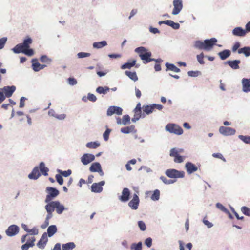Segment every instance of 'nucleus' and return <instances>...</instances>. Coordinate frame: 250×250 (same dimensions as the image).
Returning a JSON list of instances; mask_svg holds the SVG:
<instances>
[{
  "label": "nucleus",
  "instance_id": "nucleus-29",
  "mask_svg": "<svg viewBox=\"0 0 250 250\" xmlns=\"http://www.w3.org/2000/svg\"><path fill=\"white\" fill-rule=\"evenodd\" d=\"M136 62V61L135 60H133L131 61H128L123 64L121 68L122 69H130L131 67L135 66Z\"/></svg>",
  "mask_w": 250,
  "mask_h": 250
},
{
  "label": "nucleus",
  "instance_id": "nucleus-55",
  "mask_svg": "<svg viewBox=\"0 0 250 250\" xmlns=\"http://www.w3.org/2000/svg\"><path fill=\"white\" fill-rule=\"evenodd\" d=\"M7 40V38L6 37H3L0 39V50L3 48Z\"/></svg>",
  "mask_w": 250,
  "mask_h": 250
},
{
  "label": "nucleus",
  "instance_id": "nucleus-59",
  "mask_svg": "<svg viewBox=\"0 0 250 250\" xmlns=\"http://www.w3.org/2000/svg\"><path fill=\"white\" fill-rule=\"evenodd\" d=\"M178 155V150H177V148H173L170 149V153H169L170 156L175 157Z\"/></svg>",
  "mask_w": 250,
  "mask_h": 250
},
{
  "label": "nucleus",
  "instance_id": "nucleus-45",
  "mask_svg": "<svg viewBox=\"0 0 250 250\" xmlns=\"http://www.w3.org/2000/svg\"><path fill=\"white\" fill-rule=\"evenodd\" d=\"M122 125H127L130 123V118L128 115H125L123 116L122 119Z\"/></svg>",
  "mask_w": 250,
  "mask_h": 250
},
{
  "label": "nucleus",
  "instance_id": "nucleus-2",
  "mask_svg": "<svg viewBox=\"0 0 250 250\" xmlns=\"http://www.w3.org/2000/svg\"><path fill=\"white\" fill-rule=\"evenodd\" d=\"M135 52L139 54L141 59L143 61L144 64H147L153 61V58H151L152 53L145 47H138L135 49Z\"/></svg>",
  "mask_w": 250,
  "mask_h": 250
},
{
  "label": "nucleus",
  "instance_id": "nucleus-33",
  "mask_svg": "<svg viewBox=\"0 0 250 250\" xmlns=\"http://www.w3.org/2000/svg\"><path fill=\"white\" fill-rule=\"evenodd\" d=\"M125 74L126 76H127L131 80H133L134 82H136L138 80V78L137 76L136 72H131L129 71H125Z\"/></svg>",
  "mask_w": 250,
  "mask_h": 250
},
{
  "label": "nucleus",
  "instance_id": "nucleus-42",
  "mask_svg": "<svg viewBox=\"0 0 250 250\" xmlns=\"http://www.w3.org/2000/svg\"><path fill=\"white\" fill-rule=\"evenodd\" d=\"M204 58H205V56L203 52L196 56L198 62L201 65H204L205 64V62L204 61Z\"/></svg>",
  "mask_w": 250,
  "mask_h": 250
},
{
  "label": "nucleus",
  "instance_id": "nucleus-44",
  "mask_svg": "<svg viewBox=\"0 0 250 250\" xmlns=\"http://www.w3.org/2000/svg\"><path fill=\"white\" fill-rule=\"evenodd\" d=\"M238 138L242 140L244 143L248 144H250V136H244L239 135Z\"/></svg>",
  "mask_w": 250,
  "mask_h": 250
},
{
  "label": "nucleus",
  "instance_id": "nucleus-41",
  "mask_svg": "<svg viewBox=\"0 0 250 250\" xmlns=\"http://www.w3.org/2000/svg\"><path fill=\"white\" fill-rule=\"evenodd\" d=\"M35 61H37V59H33L32 60V68L35 72H38L40 70L41 64L39 62H34Z\"/></svg>",
  "mask_w": 250,
  "mask_h": 250
},
{
  "label": "nucleus",
  "instance_id": "nucleus-17",
  "mask_svg": "<svg viewBox=\"0 0 250 250\" xmlns=\"http://www.w3.org/2000/svg\"><path fill=\"white\" fill-rule=\"evenodd\" d=\"M242 91L245 93L250 92V78H243L241 80Z\"/></svg>",
  "mask_w": 250,
  "mask_h": 250
},
{
  "label": "nucleus",
  "instance_id": "nucleus-52",
  "mask_svg": "<svg viewBox=\"0 0 250 250\" xmlns=\"http://www.w3.org/2000/svg\"><path fill=\"white\" fill-rule=\"evenodd\" d=\"M87 98L89 101L92 102H96L97 99L95 95L90 93H88Z\"/></svg>",
  "mask_w": 250,
  "mask_h": 250
},
{
  "label": "nucleus",
  "instance_id": "nucleus-26",
  "mask_svg": "<svg viewBox=\"0 0 250 250\" xmlns=\"http://www.w3.org/2000/svg\"><path fill=\"white\" fill-rule=\"evenodd\" d=\"M165 66L166 67V71H167L168 70L174 71L176 73H179L180 72V70L179 68L177 67L174 64L172 63H169L168 62H166L165 64Z\"/></svg>",
  "mask_w": 250,
  "mask_h": 250
},
{
  "label": "nucleus",
  "instance_id": "nucleus-60",
  "mask_svg": "<svg viewBox=\"0 0 250 250\" xmlns=\"http://www.w3.org/2000/svg\"><path fill=\"white\" fill-rule=\"evenodd\" d=\"M68 82L69 85L72 86L75 85L77 83V80L75 78L71 77L68 79Z\"/></svg>",
  "mask_w": 250,
  "mask_h": 250
},
{
  "label": "nucleus",
  "instance_id": "nucleus-35",
  "mask_svg": "<svg viewBox=\"0 0 250 250\" xmlns=\"http://www.w3.org/2000/svg\"><path fill=\"white\" fill-rule=\"evenodd\" d=\"M160 191L159 189H155L153 192L152 195L150 197L151 200L154 201H158L160 199Z\"/></svg>",
  "mask_w": 250,
  "mask_h": 250
},
{
  "label": "nucleus",
  "instance_id": "nucleus-23",
  "mask_svg": "<svg viewBox=\"0 0 250 250\" xmlns=\"http://www.w3.org/2000/svg\"><path fill=\"white\" fill-rule=\"evenodd\" d=\"M57 231V226L55 225H52L49 226L47 229V236L51 237L53 236Z\"/></svg>",
  "mask_w": 250,
  "mask_h": 250
},
{
  "label": "nucleus",
  "instance_id": "nucleus-50",
  "mask_svg": "<svg viewBox=\"0 0 250 250\" xmlns=\"http://www.w3.org/2000/svg\"><path fill=\"white\" fill-rule=\"evenodd\" d=\"M90 55H91V54L89 53L83 52H79V53H77V54L78 58H80V59L88 57Z\"/></svg>",
  "mask_w": 250,
  "mask_h": 250
},
{
  "label": "nucleus",
  "instance_id": "nucleus-36",
  "mask_svg": "<svg viewBox=\"0 0 250 250\" xmlns=\"http://www.w3.org/2000/svg\"><path fill=\"white\" fill-rule=\"evenodd\" d=\"M107 45V42L105 41H103L99 42H94L93 43V47L94 48H101Z\"/></svg>",
  "mask_w": 250,
  "mask_h": 250
},
{
  "label": "nucleus",
  "instance_id": "nucleus-64",
  "mask_svg": "<svg viewBox=\"0 0 250 250\" xmlns=\"http://www.w3.org/2000/svg\"><path fill=\"white\" fill-rule=\"evenodd\" d=\"M26 98L24 97H21L20 99V105L19 107L20 108H22L24 106L25 104L24 102L26 100Z\"/></svg>",
  "mask_w": 250,
  "mask_h": 250
},
{
  "label": "nucleus",
  "instance_id": "nucleus-62",
  "mask_svg": "<svg viewBox=\"0 0 250 250\" xmlns=\"http://www.w3.org/2000/svg\"><path fill=\"white\" fill-rule=\"evenodd\" d=\"M152 239L150 237L146 238L145 241V245L148 248L152 246Z\"/></svg>",
  "mask_w": 250,
  "mask_h": 250
},
{
  "label": "nucleus",
  "instance_id": "nucleus-54",
  "mask_svg": "<svg viewBox=\"0 0 250 250\" xmlns=\"http://www.w3.org/2000/svg\"><path fill=\"white\" fill-rule=\"evenodd\" d=\"M216 207L224 212H226L227 211V209L221 203H217L216 204Z\"/></svg>",
  "mask_w": 250,
  "mask_h": 250
},
{
  "label": "nucleus",
  "instance_id": "nucleus-25",
  "mask_svg": "<svg viewBox=\"0 0 250 250\" xmlns=\"http://www.w3.org/2000/svg\"><path fill=\"white\" fill-rule=\"evenodd\" d=\"M231 55V51L228 49L224 50L218 53V55L222 60L229 58Z\"/></svg>",
  "mask_w": 250,
  "mask_h": 250
},
{
  "label": "nucleus",
  "instance_id": "nucleus-27",
  "mask_svg": "<svg viewBox=\"0 0 250 250\" xmlns=\"http://www.w3.org/2000/svg\"><path fill=\"white\" fill-rule=\"evenodd\" d=\"M39 167V170H40L41 172L44 176L48 175V172L49 171V169L47 167H45V164L44 162H42L40 163Z\"/></svg>",
  "mask_w": 250,
  "mask_h": 250
},
{
  "label": "nucleus",
  "instance_id": "nucleus-56",
  "mask_svg": "<svg viewBox=\"0 0 250 250\" xmlns=\"http://www.w3.org/2000/svg\"><path fill=\"white\" fill-rule=\"evenodd\" d=\"M55 177L56 181L60 185L63 184V179L62 175L60 174H56Z\"/></svg>",
  "mask_w": 250,
  "mask_h": 250
},
{
  "label": "nucleus",
  "instance_id": "nucleus-16",
  "mask_svg": "<svg viewBox=\"0 0 250 250\" xmlns=\"http://www.w3.org/2000/svg\"><path fill=\"white\" fill-rule=\"evenodd\" d=\"M130 192L128 188H124L122 192V195L119 197V200L122 202H126L129 199Z\"/></svg>",
  "mask_w": 250,
  "mask_h": 250
},
{
  "label": "nucleus",
  "instance_id": "nucleus-22",
  "mask_svg": "<svg viewBox=\"0 0 250 250\" xmlns=\"http://www.w3.org/2000/svg\"><path fill=\"white\" fill-rule=\"evenodd\" d=\"M55 208L58 214H62L64 210L67 209L59 201H55Z\"/></svg>",
  "mask_w": 250,
  "mask_h": 250
},
{
  "label": "nucleus",
  "instance_id": "nucleus-24",
  "mask_svg": "<svg viewBox=\"0 0 250 250\" xmlns=\"http://www.w3.org/2000/svg\"><path fill=\"white\" fill-rule=\"evenodd\" d=\"M47 204L45 206V209L47 213H53L55 210V201H50L49 202H45Z\"/></svg>",
  "mask_w": 250,
  "mask_h": 250
},
{
  "label": "nucleus",
  "instance_id": "nucleus-7",
  "mask_svg": "<svg viewBox=\"0 0 250 250\" xmlns=\"http://www.w3.org/2000/svg\"><path fill=\"white\" fill-rule=\"evenodd\" d=\"M173 5L174 8L171 13L172 15H177L179 14L183 8L182 0H174Z\"/></svg>",
  "mask_w": 250,
  "mask_h": 250
},
{
  "label": "nucleus",
  "instance_id": "nucleus-21",
  "mask_svg": "<svg viewBox=\"0 0 250 250\" xmlns=\"http://www.w3.org/2000/svg\"><path fill=\"white\" fill-rule=\"evenodd\" d=\"M241 61L239 60H234L232 61H227L225 62L226 64H228L232 69L237 70L239 69V64Z\"/></svg>",
  "mask_w": 250,
  "mask_h": 250
},
{
  "label": "nucleus",
  "instance_id": "nucleus-39",
  "mask_svg": "<svg viewBox=\"0 0 250 250\" xmlns=\"http://www.w3.org/2000/svg\"><path fill=\"white\" fill-rule=\"evenodd\" d=\"M131 250H142V243L141 242H139L137 243H133L130 245Z\"/></svg>",
  "mask_w": 250,
  "mask_h": 250
},
{
  "label": "nucleus",
  "instance_id": "nucleus-11",
  "mask_svg": "<svg viewBox=\"0 0 250 250\" xmlns=\"http://www.w3.org/2000/svg\"><path fill=\"white\" fill-rule=\"evenodd\" d=\"M19 232V227L16 225H10L5 231L6 235L9 237L16 235Z\"/></svg>",
  "mask_w": 250,
  "mask_h": 250
},
{
  "label": "nucleus",
  "instance_id": "nucleus-58",
  "mask_svg": "<svg viewBox=\"0 0 250 250\" xmlns=\"http://www.w3.org/2000/svg\"><path fill=\"white\" fill-rule=\"evenodd\" d=\"M59 172L64 177H68L71 174V170H68L66 171H61L59 170Z\"/></svg>",
  "mask_w": 250,
  "mask_h": 250
},
{
  "label": "nucleus",
  "instance_id": "nucleus-18",
  "mask_svg": "<svg viewBox=\"0 0 250 250\" xmlns=\"http://www.w3.org/2000/svg\"><path fill=\"white\" fill-rule=\"evenodd\" d=\"M185 167L187 172L189 174L193 173L198 170L197 167L190 162L186 163Z\"/></svg>",
  "mask_w": 250,
  "mask_h": 250
},
{
  "label": "nucleus",
  "instance_id": "nucleus-5",
  "mask_svg": "<svg viewBox=\"0 0 250 250\" xmlns=\"http://www.w3.org/2000/svg\"><path fill=\"white\" fill-rule=\"evenodd\" d=\"M165 174L170 178H182L185 176L183 171H179L175 169H168L165 171Z\"/></svg>",
  "mask_w": 250,
  "mask_h": 250
},
{
  "label": "nucleus",
  "instance_id": "nucleus-34",
  "mask_svg": "<svg viewBox=\"0 0 250 250\" xmlns=\"http://www.w3.org/2000/svg\"><path fill=\"white\" fill-rule=\"evenodd\" d=\"M143 110L147 115H149L153 112L154 108L151 104L150 105H144L143 106Z\"/></svg>",
  "mask_w": 250,
  "mask_h": 250
},
{
  "label": "nucleus",
  "instance_id": "nucleus-37",
  "mask_svg": "<svg viewBox=\"0 0 250 250\" xmlns=\"http://www.w3.org/2000/svg\"><path fill=\"white\" fill-rule=\"evenodd\" d=\"M134 126L131 125L127 127H123L121 129L120 131L122 133L124 134H128L133 132L134 130Z\"/></svg>",
  "mask_w": 250,
  "mask_h": 250
},
{
  "label": "nucleus",
  "instance_id": "nucleus-30",
  "mask_svg": "<svg viewBox=\"0 0 250 250\" xmlns=\"http://www.w3.org/2000/svg\"><path fill=\"white\" fill-rule=\"evenodd\" d=\"M76 247L74 242H71L62 245V250H72Z\"/></svg>",
  "mask_w": 250,
  "mask_h": 250
},
{
  "label": "nucleus",
  "instance_id": "nucleus-12",
  "mask_svg": "<svg viewBox=\"0 0 250 250\" xmlns=\"http://www.w3.org/2000/svg\"><path fill=\"white\" fill-rule=\"evenodd\" d=\"M217 42V40L215 38L204 40L205 50L210 51Z\"/></svg>",
  "mask_w": 250,
  "mask_h": 250
},
{
  "label": "nucleus",
  "instance_id": "nucleus-10",
  "mask_svg": "<svg viewBox=\"0 0 250 250\" xmlns=\"http://www.w3.org/2000/svg\"><path fill=\"white\" fill-rule=\"evenodd\" d=\"M140 203V199L137 194H134L132 199L129 202L128 206L133 210H137Z\"/></svg>",
  "mask_w": 250,
  "mask_h": 250
},
{
  "label": "nucleus",
  "instance_id": "nucleus-47",
  "mask_svg": "<svg viewBox=\"0 0 250 250\" xmlns=\"http://www.w3.org/2000/svg\"><path fill=\"white\" fill-rule=\"evenodd\" d=\"M160 179L162 180V181L167 185L172 184L176 182L175 180H168L165 177L162 176L160 177Z\"/></svg>",
  "mask_w": 250,
  "mask_h": 250
},
{
  "label": "nucleus",
  "instance_id": "nucleus-13",
  "mask_svg": "<svg viewBox=\"0 0 250 250\" xmlns=\"http://www.w3.org/2000/svg\"><path fill=\"white\" fill-rule=\"evenodd\" d=\"M105 181H102L99 183H94L91 186V191L95 193H100L103 190L102 186L104 185Z\"/></svg>",
  "mask_w": 250,
  "mask_h": 250
},
{
  "label": "nucleus",
  "instance_id": "nucleus-6",
  "mask_svg": "<svg viewBox=\"0 0 250 250\" xmlns=\"http://www.w3.org/2000/svg\"><path fill=\"white\" fill-rule=\"evenodd\" d=\"M123 113V109L121 107L116 106H110L107 110L106 114L108 116H111L113 114L121 115Z\"/></svg>",
  "mask_w": 250,
  "mask_h": 250
},
{
  "label": "nucleus",
  "instance_id": "nucleus-20",
  "mask_svg": "<svg viewBox=\"0 0 250 250\" xmlns=\"http://www.w3.org/2000/svg\"><path fill=\"white\" fill-rule=\"evenodd\" d=\"M232 33L233 35L239 37H244L247 33L245 29H244L241 27L234 28L232 30Z\"/></svg>",
  "mask_w": 250,
  "mask_h": 250
},
{
  "label": "nucleus",
  "instance_id": "nucleus-57",
  "mask_svg": "<svg viewBox=\"0 0 250 250\" xmlns=\"http://www.w3.org/2000/svg\"><path fill=\"white\" fill-rule=\"evenodd\" d=\"M174 161L177 163H181L184 161V158L183 157L178 155L174 157Z\"/></svg>",
  "mask_w": 250,
  "mask_h": 250
},
{
  "label": "nucleus",
  "instance_id": "nucleus-48",
  "mask_svg": "<svg viewBox=\"0 0 250 250\" xmlns=\"http://www.w3.org/2000/svg\"><path fill=\"white\" fill-rule=\"evenodd\" d=\"M134 112H135V115H134V117L132 118V121L133 122L135 123L136 121H138L140 118L144 117V115H142L141 113L138 112L137 111H134Z\"/></svg>",
  "mask_w": 250,
  "mask_h": 250
},
{
  "label": "nucleus",
  "instance_id": "nucleus-28",
  "mask_svg": "<svg viewBox=\"0 0 250 250\" xmlns=\"http://www.w3.org/2000/svg\"><path fill=\"white\" fill-rule=\"evenodd\" d=\"M238 53L239 54H243L246 57H248L250 56V47L245 46L244 47L238 49Z\"/></svg>",
  "mask_w": 250,
  "mask_h": 250
},
{
  "label": "nucleus",
  "instance_id": "nucleus-15",
  "mask_svg": "<svg viewBox=\"0 0 250 250\" xmlns=\"http://www.w3.org/2000/svg\"><path fill=\"white\" fill-rule=\"evenodd\" d=\"M48 240L47 233L46 232H44L42 235L40 240L37 243V246L39 248L42 250L45 248Z\"/></svg>",
  "mask_w": 250,
  "mask_h": 250
},
{
  "label": "nucleus",
  "instance_id": "nucleus-53",
  "mask_svg": "<svg viewBox=\"0 0 250 250\" xmlns=\"http://www.w3.org/2000/svg\"><path fill=\"white\" fill-rule=\"evenodd\" d=\"M138 226L141 231H145L146 229V224L143 221H139Z\"/></svg>",
  "mask_w": 250,
  "mask_h": 250
},
{
  "label": "nucleus",
  "instance_id": "nucleus-43",
  "mask_svg": "<svg viewBox=\"0 0 250 250\" xmlns=\"http://www.w3.org/2000/svg\"><path fill=\"white\" fill-rule=\"evenodd\" d=\"M106 129L103 133V137L105 141H107L109 139V134L112 130L111 129L108 128L107 126H106Z\"/></svg>",
  "mask_w": 250,
  "mask_h": 250
},
{
  "label": "nucleus",
  "instance_id": "nucleus-61",
  "mask_svg": "<svg viewBox=\"0 0 250 250\" xmlns=\"http://www.w3.org/2000/svg\"><path fill=\"white\" fill-rule=\"evenodd\" d=\"M212 156L215 158H219L222 160L224 162H226V159L223 157L222 154L220 153H213Z\"/></svg>",
  "mask_w": 250,
  "mask_h": 250
},
{
  "label": "nucleus",
  "instance_id": "nucleus-63",
  "mask_svg": "<svg viewBox=\"0 0 250 250\" xmlns=\"http://www.w3.org/2000/svg\"><path fill=\"white\" fill-rule=\"evenodd\" d=\"M203 222L208 228H210L213 226L212 223L207 220H206L205 218L203 220Z\"/></svg>",
  "mask_w": 250,
  "mask_h": 250
},
{
  "label": "nucleus",
  "instance_id": "nucleus-32",
  "mask_svg": "<svg viewBox=\"0 0 250 250\" xmlns=\"http://www.w3.org/2000/svg\"><path fill=\"white\" fill-rule=\"evenodd\" d=\"M100 146V144L97 141L88 142L85 145L87 148L91 149H96Z\"/></svg>",
  "mask_w": 250,
  "mask_h": 250
},
{
  "label": "nucleus",
  "instance_id": "nucleus-9",
  "mask_svg": "<svg viewBox=\"0 0 250 250\" xmlns=\"http://www.w3.org/2000/svg\"><path fill=\"white\" fill-rule=\"evenodd\" d=\"M95 157L93 154L85 153L81 157V161L83 165H87L93 161Z\"/></svg>",
  "mask_w": 250,
  "mask_h": 250
},
{
  "label": "nucleus",
  "instance_id": "nucleus-31",
  "mask_svg": "<svg viewBox=\"0 0 250 250\" xmlns=\"http://www.w3.org/2000/svg\"><path fill=\"white\" fill-rule=\"evenodd\" d=\"M110 88L107 86H99L96 89L97 93L104 95L107 94Z\"/></svg>",
  "mask_w": 250,
  "mask_h": 250
},
{
  "label": "nucleus",
  "instance_id": "nucleus-49",
  "mask_svg": "<svg viewBox=\"0 0 250 250\" xmlns=\"http://www.w3.org/2000/svg\"><path fill=\"white\" fill-rule=\"evenodd\" d=\"M188 74L189 77H196L201 75V72L199 71H189L188 72Z\"/></svg>",
  "mask_w": 250,
  "mask_h": 250
},
{
  "label": "nucleus",
  "instance_id": "nucleus-14",
  "mask_svg": "<svg viewBox=\"0 0 250 250\" xmlns=\"http://www.w3.org/2000/svg\"><path fill=\"white\" fill-rule=\"evenodd\" d=\"M0 89L2 90V91L5 95V97H10L12 95L13 93L16 90V87L14 85L6 86Z\"/></svg>",
  "mask_w": 250,
  "mask_h": 250
},
{
  "label": "nucleus",
  "instance_id": "nucleus-1",
  "mask_svg": "<svg viewBox=\"0 0 250 250\" xmlns=\"http://www.w3.org/2000/svg\"><path fill=\"white\" fill-rule=\"evenodd\" d=\"M32 43V39L27 36L23 40L22 43L18 44L12 49V50L16 54L22 53L28 56H32L34 54V51L33 49L30 48V45Z\"/></svg>",
  "mask_w": 250,
  "mask_h": 250
},
{
  "label": "nucleus",
  "instance_id": "nucleus-40",
  "mask_svg": "<svg viewBox=\"0 0 250 250\" xmlns=\"http://www.w3.org/2000/svg\"><path fill=\"white\" fill-rule=\"evenodd\" d=\"M204 41L203 42L198 40L196 41L194 43V47L199 49H204L205 50V45H204Z\"/></svg>",
  "mask_w": 250,
  "mask_h": 250
},
{
  "label": "nucleus",
  "instance_id": "nucleus-8",
  "mask_svg": "<svg viewBox=\"0 0 250 250\" xmlns=\"http://www.w3.org/2000/svg\"><path fill=\"white\" fill-rule=\"evenodd\" d=\"M219 132L224 136H230L234 135L236 130L231 127L221 126L219 127Z\"/></svg>",
  "mask_w": 250,
  "mask_h": 250
},
{
  "label": "nucleus",
  "instance_id": "nucleus-38",
  "mask_svg": "<svg viewBox=\"0 0 250 250\" xmlns=\"http://www.w3.org/2000/svg\"><path fill=\"white\" fill-rule=\"evenodd\" d=\"M98 166H99L100 168L101 167V165L99 162L92 163L89 167V170L92 172H96L99 169V168H98L99 167Z\"/></svg>",
  "mask_w": 250,
  "mask_h": 250
},
{
  "label": "nucleus",
  "instance_id": "nucleus-46",
  "mask_svg": "<svg viewBox=\"0 0 250 250\" xmlns=\"http://www.w3.org/2000/svg\"><path fill=\"white\" fill-rule=\"evenodd\" d=\"M167 25L174 29H178L180 28V24L178 23H175L171 20H168Z\"/></svg>",
  "mask_w": 250,
  "mask_h": 250
},
{
  "label": "nucleus",
  "instance_id": "nucleus-19",
  "mask_svg": "<svg viewBox=\"0 0 250 250\" xmlns=\"http://www.w3.org/2000/svg\"><path fill=\"white\" fill-rule=\"evenodd\" d=\"M41 174L39 170V167L36 166L28 175V177L29 179L31 180H37L41 176Z\"/></svg>",
  "mask_w": 250,
  "mask_h": 250
},
{
  "label": "nucleus",
  "instance_id": "nucleus-3",
  "mask_svg": "<svg viewBox=\"0 0 250 250\" xmlns=\"http://www.w3.org/2000/svg\"><path fill=\"white\" fill-rule=\"evenodd\" d=\"M165 130L170 133L178 135H181L183 133V130L180 126L172 123L168 124L165 127Z\"/></svg>",
  "mask_w": 250,
  "mask_h": 250
},
{
  "label": "nucleus",
  "instance_id": "nucleus-51",
  "mask_svg": "<svg viewBox=\"0 0 250 250\" xmlns=\"http://www.w3.org/2000/svg\"><path fill=\"white\" fill-rule=\"evenodd\" d=\"M241 210L245 215L250 216V209L249 208L243 206L241 208Z\"/></svg>",
  "mask_w": 250,
  "mask_h": 250
},
{
  "label": "nucleus",
  "instance_id": "nucleus-4",
  "mask_svg": "<svg viewBox=\"0 0 250 250\" xmlns=\"http://www.w3.org/2000/svg\"><path fill=\"white\" fill-rule=\"evenodd\" d=\"M46 192L47 195L45 199V202H49L52 199L56 197L59 194V191L55 188L47 187L46 188Z\"/></svg>",
  "mask_w": 250,
  "mask_h": 250
}]
</instances>
